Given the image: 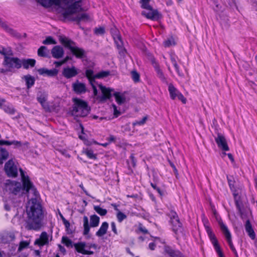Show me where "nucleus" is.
Here are the masks:
<instances>
[{
	"mask_svg": "<svg viewBox=\"0 0 257 257\" xmlns=\"http://www.w3.org/2000/svg\"><path fill=\"white\" fill-rule=\"evenodd\" d=\"M20 172L23 182V187L20 182L8 180L5 183L6 190L10 193L19 196L25 193H28L29 197L31 195L35 197L38 196V192L30 180L29 177L25 176V172L22 169H20Z\"/></svg>",
	"mask_w": 257,
	"mask_h": 257,
	"instance_id": "1",
	"label": "nucleus"
},
{
	"mask_svg": "<svg viewBox=\"0 0 257 257\" xmlns=\"http://www.w3.org/2000/svg\"><path fill=\"white\" fill-rule=\"evenodd\" d=\"M32 195L27 208L28 219L27 221L26 228L28 230H38L42 225L41 221L43 218V212L41 204L38 201V196Z\"/></svg>",
	"mask_w": 257,
	"mask_h": 257,
	"instance_id": "2",
	"label": "nucleus"
},
{
	"mask_svg": "<svg viewBox=\"0 0 257 257\" xmlns=\"http://www.w3.org/2000/svg\"><path fill=\"white\" fill-rule=\"evenodd\" d=\"M76 0H38L39 3L45 7H49L53 5L65 9L63 16L67 17L78 13L82 9L80 5V1Z\"/></svg>",
	"mask_w": 257,
	"mask_h": 257,
	"instance_id": "3",
	"label": "nucleus"
},
{
	"mask_svg": "<svg viewBox=\"0 0 257 257\" xmlns=\"http://www.w3.org/2000/svg\"><path fill=\"white\" fill-rule=\"evenodd\" d=\"M73 105L70 112L72 115L77 117H85L90 110L87 102L77 98H73Z\"/></svg>",
	"mask_w": 257,
	"mask_h": 257,
	"instance_id": "4",
	"label": "nucleus"
},
{
	"mask_svg": "<svg viewBox=\"0 0 257 257\" xmlns=\"http://www.w3.org/2000/svg\"><path fill=\"white\" fill-rule=\"evenodd\" d=\"M60 42L65 47L68 48L76 58L82 59L86 57L85 50L76 46L74 42L64 36L59 37Z\"/></svg>",
	"mask_w": 257,
	"mask_h": 257,
	"instance_id": "5",
	"label": "nucleus"
},
{
	"mask_svg": "<svg viewBox=\"0 0 257 257\" xmlns=\"http://www.w3.org/2000/svg\"><path fill=\"white\" fill-rule=\"evenodd\" d=\"M150 0H140L142 8L145 9L142 12V15L147 19L152 20H158L161 18V15L157 10H154L149 5Z\"/></svg>",
	"mask_w": 257,
	"mask_h": 257,
	"instance_id": "6",
	"label": "nucleus"
},
{
	"mask_svg": "<svg viewBox=\"0 0 257 257\" xmlns=\"http://www.w3.org/2000/svg\"><path fill=\"white\" fill-rule=\"evenodd\" d=\"M83 219L84 227L83 235H84L88 234L90 230V227H95L98 226L99 225L100 218L95 214L90 216V225L88 222V218L86 216H84Z\"/></svg>",
	"mask_w": 257,
	"mask_h": 257,
	"instance_id": "7",
	"label": "nucleus"
},
{
	"mask_svg": "<svg viewBox=\"0 0 257 257\" xmlns=\"http://www.w3.org/2000/svg\"><path fill=\"white\" fill-rule=\"evenodd\" d=\"M3 65L8 68L9 71H11L14 68L20 69V59L18 57H13V55H6L4 58Z\"/></svg>",
	"mask_w": 257,
	"mask_h": 257,
	"instance_id": "8",
	"label": "nucleus"
},
{
	"mask_svg": "<svg viewBox=\"0 0 257 257\" xmlns=\"http://www.w3.org/2000/svg\"><path fill=\"white\" fill-rule=\"evenodd\" d=\"M233 197L235 201V206L238 210V212L242 219H244L247 217L250 210L249 208L245 207L241 201L240 200V196L238 195V193L234 192L233 193Z\"/></svg>",
	"mask_w": 257,
	"mask_h": 257,
	"instance_id": "9",
	"label": "nucleus"
},
{
	"mask_svg": "<svg viewBox=\"0 0 257 257\" xmlns=\"http://www.w3.org/2000/svg\"><path fill=\"white\" fill-rule=\"evenodd\" d=\"M170 222L172 225V230L175 234H179L182 233V225L175 212H171Z\"/></svg>",
	"mask_w": 257,
	"mask_h": 257,
	"instance_id": "10",
	"label": "nucleus"
},
{
	"mask_svg": "<svg viewBox=\"0 0 257 257\" xmlns=\"http://www.w3.org/2000/svg\"><path fill=\"white\" fill-rule=\"evenodd\" d=\"M76 250L77 252L81 253L83 254L91 255L93 254V251L87 250L85 249V248L87 249H90L93 247L95 249L96 248L97 245L95 244H86L84 242H80L74 244Z\"/></svg>",
	"mask_w": 257,
	"mask_h": 257,
	"instance_id": "11",
	"label": "nucleus"
},
{
	"mask_svg": "<svg viewBox=\"0 0 257 257\" xmlns=\"http://www.w3.org/2000/svg\"><path fill=\"white\" fill-rule=\"evenodd\" d=\"M204 226L206 231L212 243L213 244L214 247L217 252L219 257H224L223 253L222 252L220 246L218 244L217 240L215 236V234L213 233L210 227L206 224H204Z\"/></svg>",
	"mask_w": 257,
	"mask_h": 257,
	"instance_id": "12",
	"label": "nucleus"
},
{
	"mask_svg": "<svg viewBox=\"0 0 257 257\" xmlns=\"http://www.w3.org/2000/svg\"><path fill=\"white\" fill-rule=\"evenodd\" d=\"M4 169L6 174L10 177L18 176V167L13 160H10L5 164Z\"/></svg>",
	"mask_w": 257,
	"mask_h": 257,
	"instance_id": "13",
	"label": "nucleus"
},
{
	"mask_svg": "<svg viewBox=\"0 0 257 257\" xmlns=\"http://www.w3.org/2000/svg\"><path fill=\"white\" fill-rule=\"evenodd\" d=\"M215 141L218 147L223 151H228L229 150L227 141L225 137L219 133H217V136L214 137Z\"/></svg>",
	"mask_w": 257,
	"mask_h": 257,
	"instance_id": "14",
	"label": "nucleus"
},
{
	"mask_svg": "<svg viewBox=\"0 0 257 257\" xmlns=\"http://www.w3.org/2000/svg\"><path fill=\"white\" fill-rule=\"evenodd\" d=\"M219 224H220V228H221L222 231L223 232L224 235H225L226 239L229 244V245L230 248L231 249L232 251L234 253L235 255L237 256V251H236L235 247H234L233 243L231 241V234L230 233V232L229 231L227 227L222 222H219Z\"/></svg>",
	"mask_w": 257,
	"mask_h": 257,
	"instance_id": "15",
	"label": "nucleus"
},
{
	"mask_svg": "<svg viewBox=\"0 0 257 257\" xmlns=\"http://www.w3.org/2000/svg\"><path fill=\"white\" fill-rule=\"evenodd\" d=\"M73 90L78 94H83L87 91L86 85L84 83L76 80L72 85Z\"/></svg>",
	"mask_w": 257,
	"mask_h": 257,
	"instance_id": "16",
	"label": "nucleus"
},
{
	"mask_svg": "<svg viewBox=\"0 0 257 257\" xmlns=\"http://www.w3.org/2000/svg\"><path fill=\"white\" fill-rule=\"evenodd\" d=\"M0 27L5 30L7 32L9 33L12 36L19 38L21 37V35L18 33L17 31L14 30L13 29L10 28L7 24L2 21V19L0 18Z\"/></svg>",
	"mask_w": 257,
	"mask_h": 257,
	"instance_id": "17",
	"label": "nucleus"
},
{
	"mask_svg": "<svg viewBox=\"0 0 257 257\" xmlns=\"http://www.w3.org/2000/svg\"><path fill=\"white\" fill-rule=\"evenodd\" d=\"M77 70L74 66L71 68H64L62 71V75L67 79L74 77L77 75Z\"/></svg>",
	"mask_w": 257,
	"mask_h": 257,
	"instance_id": "18",
	"label": "nucleus"
},
{
	"mask_svg": "<svg viewBox=\"0 0 257 257\" xmlns=\"http://www.w3.org/2000/svg\"><path fill=\"white\" fill-rule=\"evenodd\" d=\"M99 87L102 93V96L100 97L101 101H104L107 99H109L111 97L112 89L106 88L101 84H99Z\"/></svg>",
	"mask_w": 257,
	"mask_h": 257,
	"instance_id": "19",
	"label": "nucleus"
},
{
	"mask_svg": "<svg viewBox=\"0 0 257 257\" xmlns=\"http://www.w3.org/2000/svg\"><path fill=\"white\" fill-rule=\"evenodd\" d=\"M48 235L45 231L42 232L39 238L35 241L34 244L40 246L48 244Z\"/></svg>",
	"mask_w": 257,
	"mask_h": 257,
	"instance_id": "20",
	"label": "nucleus"
},
{
	"mask_svg": "<svg viewBox=\"0 0 257 257\" xmlns=\"http://www.w3.org/2000/svg\"><path fill=\"white\" fill-rule=\"evenodd\" d=\"M153 66L157 73L158 77L163 82L166 84H168L166 78L165 77L163 71L160 69L159 65L156 62L154 58L152 60Z\"/></svg>",
	"mask_w": 257,
	"mask_h": 257,
	"instance_id": "21",
	"label": "nucleus"
},
{
	"mask_svg": "<svg viewBox=\"0 0 257 257\" xmlns=\"http://www.w3.org/2000/svg\"><path fill=\"white\" fill-rule=\"evenodd\" d=\"M38 72L41 75H46L49 77L55 76L58 73V71L56 69L49 70L45 68L39 69Z\"/></svg>",
	"mask_w": 257,
	"mask_h": 257,
	"instance_id": "22",
	"label": "nucleus"
},
{
	"mask_svg": "<svg viewBox=\"0 0 257 257\" xmlns=\"http://www.w3.org/2000/svg\"><path fill=\"white\" fill-rule=\"evenodd\" d=\"M64 50L60 46H54L51 50V54L54 58L59 59L62 58L64 55Z\"/></svg>",
	"mask_w": 257,
	"mask_h": 257,
	"instance_id": "23",
	"label": "nucleus"
},
{
	"mask_svg": "<svg viewBox=\"0 0 257 257\" xmlns=\"http://www.w3.org/2000/svg\"><path fill=\"white\" fill-rule=\"evenodd\" d=\"M164 251L171 257H184L180 251L174 250L168 245H165Z\"/></svg>",
	"mask_w": 257,
	"mask_h": 257,
	"instance_id": "24",
	"label": "nucleus"
},
{
	"mask_svg": "<svg viewBox=\"0 0 257 257\" xmlns=\"http://www.w3.org/2000/svg\"><path fill=\"white\" fill-rule=\"evenodd\" d=\"M21 67L28 69L29 67H33L35 65L36 60L33 59H20Z\"/></svg>",
	"mask_w": 257,
	"mask_h": 257,
	"instance_id": "25",
	"label": "nucleus"
},
{
	"mask_svg": "<svg viewBox=\"0 0 257 257\" xmlns=\"http://www.w3.org/2000/svg\"><path fill=\"white\" fill-rule=\"evenodd\" d=\"M245 229L251 239H254L255 238V233L249 220H247L246 221L245 224Z\"/></svg>",
	"mask_w": 257,
	"mask_h": 257,
	"instance_id": "26",
	"label": "nucleus"
},
{
	"mask_svg": "<svg viewBox=\"0 0 257 257\" xmlns=\"http://www.w3.org/2000/svg\"><path fill=\"white\" fill-rule=\"evenodd\" d=\"M171 61L175 69V71L179 76L181 77H184V74L181 72L180 70V67L177 63V62L176 60L175 57L173 55H171L170 56Z\"/></svg>",
	"mask_w": 257,
	"mask_h": 257,
	"instance_id": "27",
	"label": "nucleus"
},
{
	"mask_svg": "<svg viewBox=\"0 0 257 257\" xmlns=\"http://www.w3.org/2000/svg\"><path fill=\"white\" fill-rule=\"evenodd\" d=\"M108 227V224L106 222L102 223L100 228L96 232V235L98 237H101L106 233Z\"/></svg>",
	"mask_w": 257,
	"mask_h": 257,
	"instance_id": "28",
	"label": "nucleus"
},
{
	"mask_svg": "<svg viewBox=\"0 0 257 257\" xmlns=\"http://www.w3.org/2000/svg\"><path fill=\"white\" fill-rule=\"evenodd\" d=\"M38 55L39 57L48 58L50 57L49 50L46 46H42L38 50Z\"/></svg>",
	"mask_w": 257,
	"mask_h": 257,
	"instance_id": "29",
	"label": "nucleus"
},
{
	"mask_svg": "<svg viewBox=\"0 0 257 257\" xmlns=\"http://www.w3.org/2000/svg\"><path fill=\"white\" fill-rule=\"evenodd\" d=\"M23 79L25 80L28 89L30 88L35 83V78L30 75L24 76Z\"/></svg>",
	"mask_w": 257,
	"mask_h": 257,
	"instance_id": "30",
	"label": "nucleus"
},
{
	"mask_svg": "<svg viewBox=\"0 0 257 257\" xmlns=\"http://www.w3.org/2000/svg\"><path fill=\"white\" fill-rule=\"evenodd\" d=\"M168 90L172 99H175L177 96L178 93H180L172 83L169 84Z\"/></svg>",
	"mask_w": 257,
	"mask_h": 257,
	"instance_id": "31",
	"label": "nucleus"
},
{
	"mask_svg": "<svg viewBox=\"0 0 257 257\" xmlns=\"http://www.w3.org/2000/svg\"><path fill=\"white\" fill-rule=\"evenodd\" d=\"M9 152L7 150L2 147H0V164H2L4 161H6L9 157Z\"/></svg>",
	"mask_w": 257,
	"mask_h": 257,
	"instance_id": "32",
	"label": "nucleus"
},
{
	"mask_svg": "<svg viewBox=\"0 0 257 257\" xmlns=\"http://www.w3.org/2000/svg\"><path fill=\"white\" fill-rule=\"evenodd\" d=\"M113 95L115 98V100L118 104H121L125 101V97L123 94H121L119 92L113 93Z\"/></svg>",
	"mask_w": 257,
	"mask_h": 257,
	"instance_id": "33",
	"label": "nucleus"
},
{
	"mask_svg": "<svg viewBox=\"0 0 257 257\" xmlns=\"http://www.w3.org/2000/svg\"><path fill=\"white\" fill-rule=\"evenodd\" d=\"M85 75L88 79L90 83H95V79L96 78L94 77L95 75H94L93 70L91 69L86 70Z\"/></svg>",
	"mask_w": 257,
	"mask_h": 257,
	"instance_id": "34",
	"label": "nucleus"
},
{
	"mask_svg": "<svg viewBox=\"0 0 257 257\" xmlns=\"http://www.w3.org/2000/svg\"><path fill=\"white\" fill-rule=\"evenodd\" d=\"M0 54L5 57L6 55H14L13 51L10 47L7 48L2 47V49L0 50Z\"/></svg>",
	"mask_w": 257,
	"mask_h": 257,
	"instance_id": "35",
	"label": "nucleus"
},
{
	"mask_svg": "<svg viewBox=\"0 0 257 257\" xmlns=\"http://www.w3.org/2000/svg\"><path fill=\"white\" fill-rule=\"evenodd\" d=\"M62 243L64 244L67 247H72L74 246L73 242L71 239L66 236H63L62 238Z\"/></svg>",
	"mask_w": 257,
	"mask_h": 257,
	"instance_id": "36",
	"label": "nucleus"
},
{
	"mask_svg": "<svg viewBox=\"0 0 257 257\" xmlns=\"http://www.w3.org/2000/svg\"><path fill=\"white\" fill-rule=\"evenodd\" d=\"M37 99L41 104L47 101V95L45 93L39 92L38 94Z\"/></svg>",
	"mask_w": 257,
	"mask_h": 257,
	"instance_id": "37",
	"label": "nucleus"
},
{
	"mask_svg": "<svg viewBox=\"0 0 257 257\" xmlns=\"http://www.w3.org/2000/svg\"><path fill=\"white\" fill-rule=\"evenodd\" d=\"M94 210L101 216H105L107 212L106 209L102 208L99 206H94Z\"/></svg>",
	"mask_w": 257,
	"mask_h": 257,
	"instance_id": "38",
	"label": "nucleus"
},
{
	"mask_svg": "<svg viewBox=\"0 0 257 257\" xmlns=\"http://www.w3.org/2000/svg\"><path fill=\"white\" fill-rule=\"evenodd\" d=\"M110 74V71H100L97 74L95 75L94 77L96 78H102L104 77H106L109 75Z\"/></svg>",
	"mask_w": 257,
	"mask_h": 257,
	"instance_id": "39",
	"label": "nucleus"
},
{
	"mask_svg": "<svg viewBox=\"0 0 257 257\" xmlns=\"http://www.w3.org/2000/svg\"><path fill=\"white\" fill-rule=\"evenodd\" d=\"M2 108L6 112L8 113L9 114H14L15 110V109L9 105H6L2 104Z\"/></svg>",
	"mask_w": 257,
	"mask_h": 257,
	"instance_id": "40",
	"label": "nucleus"
},
{
	"mask_svg": "<svg viewBox=\"0 0 257 257\" xmlns=\"http://www.w3.org/2000/svg\"><path fill=\"white\" fill-rule=\"evenodd\" d=\"M56 41L51 36L47 37L46 39L43 41V44L44 45L56 44Z\"/></svg>",
	"mask_w": 257,
	"mask_h": 257,
	"instance_id": "41",
	"label": "nucleus"
},
{
	"mask_svg": "<svg viewBox=\"0 0 257 257\" xmlns=\"http://www.w3.org/2000/svg\"><path fill=\"white\" fill-rule=\"evenodd\" d=\"M227 180H228V183L229 187H230L231 190L233 192V194L234 192L238 193L237 190L235 189V188L234 187V183L235 182L234 180H232L231 177H227Z\"/></svg>",
	"mask_w": 257,
	"mask_h": 257,
	"instance_id": "42",
	"label": "nucleus"
},
{
	"mask_svg": "<svg viewBox=\"0 0 257 257\" xmlns=\"http://www.w3.org/2000/svg\"><path fill=\"white\" fill-rule=\"evenodd\" d=\"M84 153L87 155V156L91 159L95 160L96 159V155L93 153V152L91 150H86L84 151Z\"/></svg>",
	"mask_w": 257,
	"mask_h": 257,
	"instance_id": "43",
	"label": "nucleus"
},
{
	"mask_svg": "<svg viewBox=\"0 0 257 257\" xmlns=\"http://www.w3.org/2000/svg\"><path fill=\"white\" fill-rule=\"evenodd\" d=\"M113 39L117 48H119V47L123 46V42L120 35L117 36L116 37H115Z\"/></svg>",
	"mask_w": 257,
	"mask_h": 257,
	"instance_id": "44",
	"label": "nucleus"
},
{
	"mask_svg": "<svg viewBox=\"0 0 257 257\" xmlns=\"http://www.w3.org/2000/svg\"><path fill=\"white\" fill-rule=\"evenodd\" d=\"M116 217L117 218L118 221L119 222H121L122 220L126 218V215H125L123 213L121 212L120 211H118L117 212V213L116 214Z\"/></svg>",
	"mask_w": 257,
	"mask_h": 257,
	"instance_id": "45",
	"label": "nucleus"
},
{
	"mask_svg": "<svg viewBox=\"0 0 257 257\" xmlns=\"http://www.w3.org/2000/svg\"><path fill=\"white\" fill-rule=\"evenodd\" d=\"M29 245V242L26 241H21L20 243L18 251H21L24 248L27 247Z\"/></svg>",
	"mask_w": 257,
	"mask_h": 257,
	"instance_id": "46",
	"label": "nucleus"
},
{
	"mask_svg": "<svg viewBox=\"0 0 257 257\" xmlns=\"http://www.w3.org/2000/svg\"><path fill=\"white\" fill-rule=\"evenodd\" d=\"M42 106L47 112H51L53 110V108L50 107L48 102L45 101V102L41 104Z\"/></svg>",
	"mask_w": 257,
	"mask_h": 257,
	"instance_id": "47",
	"label": "nucleus"
},
{
	"mask_svg": "<svg viewBox=\"0 0 257 257\" xmlns=\"http://www.w3.org/2000/svg\"><path fill=\"white\" fill-rule=\"evenodd\" d=\"M147 119H148L147 116H144L142 119V120H141L140 121H136L134 122L133 123V125L134 126H135L136 125H142L146 123Z\"/></svg>",
	"mask_w": 257,
	"mask_h": 257,
	"instance_id": "48",
	"label": "nucleus"
},
{
	"mask_svg": "<svg viewBox=\"0 0 257 257\" xmlns=\"http://www.w3.org/2000/svg\"><path fill=\"white\" fill-rule=\"evenodd\" d=\"M132 77L133 80L135 82H139L140 80V75L136 71H133L132 72Z\"/></svg>",
	"mask_w": 257,
	"mask_h": 257,
	"instance_id": "49",
	"label": "nucleus"
},
{
	"mask_svg": "<svg viewBox=\"0 0 257 257\" xmlns=\"http://www.w3.org/2000/svg\"><path fill=\"white\" fill-rule=\"evenodd\" d=\"M110 33L113 39L120 35L118 30L115 27L110 29Z\"/></svg>",
	"mask_w": 257,
	"mask_h": 257,
	"instance_id": "50",
	"label": "nucleus"
},
{
	"mask_svg": "<svg viewBox=\"0 0 257 257\" xmlns=\"http://www.w3.org/2000/svg\"><path fill=\"white\" fill-rule=\"evenodd\" d=\"M94 33L95 34L103 35L105 33V30L103 27L95 28L94 29Z\"/></svg>",
	"mask_w": 257,
	"mask_h": 257,
	"instance_id": "51",
	"label": "nucleus"
},
{
	"mask_svg": "<svg viewBox=\"0 0 257 257\" xmlns=\"http://www.w3.org/2000/svg\"><path fill=\"white\" fill-rule=\"evenodd\" d=\"M88 18V16L85 14H82L79 16H77L74 20L80 21L81 20H83L85 19Z\"/></svg>",
	"mask_w": 257,
	"mask_h": 257,
	"instance_id": "52",
	"label": "nucleus"
},
{
	"mask_svg": "<svg viewBox=\"0 0 257 257\" xmlns=\"http://www.w3.org/2000/svg\"><path fill=\"white\" fill-rule=\"evenodd\" d=\"M165 47H168L172 45H175V42L173 40L168 39L164 42Z\"/></svg>",
	"mask_w": 257,
	"mask_h": 257,
	"instance_id": "53",
	"label": "nucleus"
},
{
	"mask_svg": "<svg viewBox=\"0 0 257 257\" xmlns=\"http://www.w3.org/2000/svg\"><path fill=\"white\" fill-rule=\"evenodd\" d=\"M66 228V231L67 232V233L68 234H71L74 232V230L72 229V227H70V224L69 222L68 221V225H64Z\"/></svg>",
	"mask_w": 257,
	"mask_h": 257,
	"instance_id": "54",
	"label": "nucleus"
},
{
	"mask_svg": "<svg viewBox=\"0 0 257 257\" xmlns=\"http://www.w3.org/2000/svg\"><path fill=\"white\" fill-rule=\"evenodd\" d=\"M119 54L120 55L121 57L124 58L125 56V54L126 53V50L125 48H123V47H119V48H118Z\"/></svg>",
	"mask_w": 257,
	"mask_h": 257,
	"instance_id": "55",
	"label": "nucleus"
},
{
	"mask_svg": "<svg viewBox=\"0 0 257 257\" xmlns=\"http://www.w3.org/2000/svg\"><path fill=\"white\" fill-rule=\"evenodd\" d=\"M177 97L184 104H185L186 103V99L184 97V96L180 92V93H178Z\"/></svg>",
	"mask_w": 257,
	"mask_h": 257,
	"instance_id": "56",
	"label": "nucleus"
},
{
	"mask_svg": "<svg viewBox=\"0 0 257 257\" xmlns=\"http://www.w3.org/2000/svg\"><path fill=\"white\" fill-rule=\"evenodd\" d=\"M224 2L226 5H228L230 7H232L235 5L234 0H224Z\"/></svg>",
	"mask_w": 257,
	"mask_h": 257,
	"instance_id": "57",
	"label": "nucleus"
},
{
	"mask_svg": "<svg viewBox=\"0 0 257 257\" xmlns=\"http://www.w3.org/2000/svg\"><path fill=\"white\" fill-rule=\"evenodd\" d=\"M112 106L113 108L114 115L116 117L118 116H119L121 114V113L119 110L117 109V107L115 105L113 104Z\"/></svg>",
	"mask_w": 257,
	"mask_h": 257,
	"instance_id": "58",
	"label": "nucleus"
},
{
	"mask_svg": "<svg viewBox=\"0 0 257 257\" xmlns=\"http://www.w3.org/2000/svg\"><path fill=\"white\" fill-rule=\"evenodd\" d=\"M169 164L170 165V166L172 167V168H173V170H174V172L176 176V177H177L178 175V171H177V170L175 167V166L174 165V164L172 162H171L170 161H169Z\"/></svg>",
	"mask_w": 257,
	"mask_h": 257,
	"instance_id": "59",
	"label": "nucleus"
},
{
	"mask_svg": "<svg viewBox=\"0 0 257 257\" xmlns=\"http://www.w3.org/2000/svg\"><path fill=\"white\" fill-rule=\"evenodd\" d=\"M12 145V142L8 141L0 140V145Z\"/></svg>",
	"mask_w": 257,
	"mask_h": 257,
	"instance_id": "60",
	"label": "nucleus"
},
{
	"mask_svg": "<svg viewBox=\"0 0 257 257\" xmlns=\"http://www.w3.org/2000/svg\"><path fill=\"white\" fill-rule=\"evenodd\" d=\"M111 227L112 230L113 231V232L115 234H117V230H116V228L115 224V223L114 222H112L111 223Z\"/></svg>",
	"mask_w": 257,
	"mask_h": 257,
	"instance_id": "61",
	"label": "nucleus"
},
{
	"mask_svg": "<svg viewBox=\"0 0 257 257\" xmlns=\"http://www.w3.org/2000/svg\"><path fill=\"white\" fill-rule=\"evenodd\" d=\"M95 84V83H90V84L92 86V87L93 88L94 95L96 96L97 94V89H96Z\"/></svg>",
	"mask_w": 257,
	"mask_h": 257,
	"instance_id": "62",
	"label": "nucleus"
},
{
	"mask_svg": "<svg viewBox=\"0 0 257 257\" xmlns=\"http://www.w3.org/2000/svg\"><path fill=\"white\" fill-rule=\"evenodd\" d=\"M59 214L61 218V219L63 221V222L64 223V225H68V221L64 217V216H63V215L59 212Z\"/></svg>",
	"mask_w": 257,
	"mask_h": 257,
	"instance_id": "63",
	"label": "nucleus"
},
{
	"mask_svg": "<svg viewBox=\"0 0 257 257\" xmlns=\"http://www.w3.org/2000/svg\"><path fill=\"white\" fill-rule=\"evenodd\" d=\"M140 230L145 234H147L148 233V231L145 227H142V226H140L139 227Z\"/></svg>",
	"mask_w": 257,
	"mask_h": 257,
	"instance_id": "64",
	"label": "nucleus"
}]
</instances>
